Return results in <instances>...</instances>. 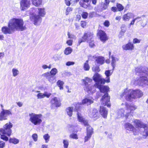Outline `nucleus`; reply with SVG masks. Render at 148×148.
<instances>
[{
    "label": "nucleus",
    "instance_id": "37998d69",
    "mask_svg": "<svg viewBox=\"0 0 148 148\" xmlns=\"http://www.w3.org/2000/svg\"><path fill=\"white\" fill-rule=\"evenodd\" d=\"M64 144V147L65 148H67L69 145V142L68 140H64L63 141Z\"/></svg>",
    "mask_w": 148,
    "mask_h": 148
},
{
    "label": "nucleus",
    "instance_id": "b1692460",
    "mask_svg": "<svg viewBox=\"0 0 148 148\" xmlns=\"http://www.w3.org/2000/svg\"><path fill=\"white\" fill-rule=\"evenodd\" d=\"M134 16V15L132 13H128L123 16L122 18L123 20L125 21H128L130 18L133 17Z\"/></svg>",
    "mask_w": 148,
    "mask_h": 148
},
{
    "label": "nucleus",
    "instance_id": "ea45409f",
    "mask_svg": "<svg viewBox=\"0 0 148 148\" xmlns=\"http://www.w3.org/2000/svg\"><path fill=\"white\" fill-rule=\"evenodd\" d=\"M13 75L14 76L17 75L19 71L18 70L15 69H13L12 70Z\"/></svg>",
    "mask_w": 148,
    "mask_h": 148
},
{
    "label": "nucleus",
    "instance_id": "f3484780",
    "mask_svg": "<svg viewBox=\"0 0 148 148\" xmlns=\"http://www.w3.org/2000/svg\"><path fill=\"white\" fill-rule=\"evenodd\" d=\"M20 8L22 10H24L28 8L31 4L30 0H21L20 2Z\"/></svg>",
    "mask_w": 148,
    "mask_h": 148
},
{
    "label": "nucleus",
    "instance_id": "412c9836",
    "mask_svg": "<svg viewBox=\"0 0 148 148\" xmlns=\"http://www.w3.org/2000/svg\"><path fill=\"white\" fill-rule=\"evenodd\" d=\"M98 35L99 36L100 40L103 42L108 40V38L104 32L102 30H99L98 33Z\"/></svg>",
    "mask_w": 148,
    "mask_h": 148
},
{
    "label": "nucleus",
    "instance_id": "5fc2aeb1",
    "mask_svg": "<svg viewBox=\"0 0 148 148\" xmlns=\"http://www.w3.org/2000/svg\"><path fill=\"white\" fill-rule=\"evenodd\" d=\"M74 64V62H67L66 63V65L68 66H69L71 65H73Z\"/></svg>",
    "mask_w": 148,
    "mask_h": 148
},
{
    "label": "nucleus",
    "instance_id": "cd10ccee",
    "mask_svg": "<svg viewBox=\"0 0 148 148\" xmlns=\"http://www.w3.org/2000/svg\"><path fill=\"white\" fill-rule=\"evenodd\" d=\"M111 70H108L105 71V74L106 76V79H105V82L109 83L110 82V79L109 76L112 74V73L110 72Z\"/></svg>",
    "mask_w": 148,
    "mask_h": 148
},
{
    "label": "nucleus",
    "instance_id": "e2e57ef3",
    "mask_svg": "<svg viewBox=\"0 0 148 148\" xmlns=\"http://www.w3.org/2000/svg\"><path fill=\"white\" fill-rule=\"evenodd\" d=\"M125 27V25H122L121 27V31H122L123 32L125 33V32L126 30L125 29H122L123 28H124Z\"/></svg>",
    "mask_w": 148,
    "mask_h": 148
},
{
    "label": "nucleus",
    "instance_id": "c756f323",
    "mask_svg": "<svg viewBox=\"0 0 148 148\" xmlns=\"http://www.w3.org/2000/svg\"><path fill=\"white\" fill-rule=\"evenodd\" d=\"M95 60L98 64H102L104 62V58L102 56H99L96 58Z\"/></svg>",
    "mask_w": 148,
    "mask_h": 148
},
{
    "label": "nucleus",
    "instance_id": "423d86ee",
    "mask_svg": "<svg viewBox=\"0 0 148 148\" xmlns=\"http://www.w3.org/2000/svg\"><path fill=\"white\" fill-rule=\"evenodd\" d=\"M134 126L137 129L139 133V131L141 134V132H145L146 129L148 128V124H145L140 120L134 119L133 121Z\"/></svg>",
    "mask_w": 148,
    "mask_h": 148
},
{
    "label": "nucleus",
    "instance_id": "864d4df0",
    "mask_svg": "<svg viewBox=\"0 0 148 148\" xmlns=\"http://www.w3.org/2000/svg\"><path fill=\"white\" fill-rule=\"evenodd\" d=\"M71 0H65V3L67 6H69L71 5Z\"/></svg>",
    "mask_w": 148,
    "mask_h": 148
},
{
    "label": "nucleus",
    "instance_id": "a18cd8bd",
    "mask_svg": "<svg viewBox=\"0 0 148 148\" xmlns=\"http://www.w3.org/2000/svg\"><path fill=\"white\" fill-rule=\"evenodd\" d=\"M88 15V13L86 12H83L82 14V17L85 19L86 18H87Z\"/></svg>",
    "mask_w": 148,
    "mask_h": 148
},
{
    "label": "nucleus",
    "instance_id": "39448f33",
    "mask_svg": "<svg viewBox=\"0 0 148 148\" xmlns=\"http://www.w3.org/2000/svg\"><path fill=\"white\" fill-rule=\"evenodd\" d=\"M78 119L79 121L83 123L85 126H87L86 135L84 138V142L88 141L91 137V135L93 133V129L88 123L87 120L84 119L80 114H78Z\"/></svg>",
    "mask_w": 148,
    "mask_h": 148
},
{
    "label": "nucleus",
    "instance_id": "bf43d9fd",
    "mask_svg": "<svg viewBox=\"0 0 148 148\" xmlns=\"http://www.w3.org/2000/svg\"><path fill=\"white\" fill-rule=\"evenodd\" d=\"M124 33L122 32V31H121L118 35V36L119 38H121L124 35Z\"/></svg>",
    "mask_w": 148,
    "mask_h": 148
},
{
    "label": "nucleus",
    "instance_id": "4c0bfd02",
    "mask_svg": "<svg viewBox=\"0 0 148 148\" xmlns=\"http://www.w3.org/2000/svg\"><path fill=\"white\" fill-rule=\"evenodd\" d=\"M117 10L119 11H121L124 9V7L121 4L117 3L116 4Z\"/></svg>",
    "mask_w": 148,
    "mask_h": 148
},
{
    "label": "nucleus",
    "instance_id": "f8f14e48",
    "mask_svg": "<svg viewBox=\"0 0 148 148\" xmlns=\"http://www.w3.org/2000/svg\"><path fill=\"white\" fill-rule=\"evenodd\" d=\"M125 105L126 108L125 110L126 114H125V116L127 118L131 112L136 109V107L134 105L129 104L127 103H125Z\"/></svg>",
    "mask_w": 148,
    "mask_h": 148
},
{
    "label": "nucleus",
    "instance_id": "6e6d98bb",
    "mask_svg": "<svg viewBox=\"0 0 148 148\" xmlns=\"http://www.w3.org/2000/svg\"><path fill=\"white\" fill-rule=\"evenodd\" d=\"M104 25L105 26H109L110 25L109 22L107 20L104 23Z\"/></svg>",
    "mask_w": 148,
    "mask_h": 148
},
{
    "label": "nucleus",
    "instance_id": "aec40b11",
    "mask_svg": "<svg viewBox=\"0 0 148 148\" xmlns=\"http://www.w3.org/2000/svg\"><path fill=\"white\" fill-rule=\"evenodd\" d=\"M103 84L101 83L99 84L97 83L95 87L99 88L101 92L106 93H107L109 91V88L107 86H104L102 85Z\"/></svg>",
    "mask_w": 148,
    "mask_h": 148
},
{
    "label": "nucleus",
    "instance_id": "f704fd0d",
    "mask_svg": "<svg viewBox=\"0 0 148 148\" xmlns=\"http://www.w3.org/2000/svg\"><path fill=\"white\" fill-rule=\"evenodd\" d=\"M72 51V49L70 47H68L65 49L64 51V53L66 55H68L71 53Z\"/></svg>",
    "mask_w": 148,
    "mask_h": 148
},
{
    "label": "nucleus",
    "instance_id": "e433bc0d",
    "mask_svg": "<svg viewBox=\"0 0 148 148\" xmlns=\"http://www.w3.org/2000/svg\"><path fill=\"white\" fill-rule=\"evenodd\" d=\"M84 68L85 71H88L90 69V66L88 64V61L87 60L84 64Z\"/></svg>",
    "mask_w": 148,
    "mask_h": 148
},
{
    "label": "nucleus",
    "instance_id": "680f3d73",
    "mask_svg": "<svg viewBox=\"0 0 148 148\" xmlns=\"http://www.w3.org/2000/svg\"><path fill=\"white\" fill-rule=\"evenodd\" d=\"M86 25V23L84 21H82L81 23V25L83 27H84Z\"/></svg>",
    "mask_w": 148,
    "mask_h": 148
},
{
    "label": "nucleus",
    "instance_id": "c03bdc74",
    "mask_svg": "<svg viewBox=\"0 0 148 148\" xmlns=\"http://www.w3.org/2000/svg\"><path fill=\"white\" fill-rule=\"evenodd\" d=\"M73 10V8L70 7H67L66 10L65 12L66 14V15H68L70 12L72 11Z\"/></svg>",
    "mask_w": 148,
    "mask_h": 148
},
{
    "label": "nucleus",
    "instance_id": "58836bf2",
    "mask_svg": "<svg viewBox=\"0 0 148 148\" xmlns=\"http://www.w3.org/2000/svg\"><path fill=\"white\" fill-rule=\"evenodd\" d=\"M92 69L93 71L95 72H99L100 71V69L98 66H93Z\"/></svg>",
    "mask_w": 148,
    "mask_h": 148
},
{
    "label": "nucleus",
    "instance_id": "052dcab7",
    "mask_svg": "<svg viewBox=\"0 0 148 148\" xmlns=\"http://www.w3.org/2000/svg\"><path fill=\"white\" fill-rule=\"evenodd\" d=\"M117 9L116 7H112L111 8V10L114 12H116L117 11Z\"/></svg>",
    "mask_w": 148,
    "mask_h": 148
},
{
    "label": "nucleus",
    "instance_id": "bb28decb",
    "mask_svg": "<svg viewBox=\"0 0 148 148\" xmlns=\"http://www.w3.org/2000/svg\"><path fill=\"white\" fill-rule=\"evenodd\" d=\"M126 114L125 112V110H124L123 109H119L117 112V118H120L125 116V114Z\"/></svg>",
    "mask_w": 148,
    "mask_h": 148
},
{
    "label": "nucleus",
    "instance_id": "a211bd4d",
    "mask_svg": "<svg viewBox=\"0 0 148 148\" xmlns=\"http://www.w3.org/2000/svg\"><path fill=\"white\" fill-rule=\"evenodd\" d=\"M61 100L57 97H54L52 98L50 103L52 105H55L56 107H60L61 105Z\"/></svg>",
    "mask_w": 148,
    "mask_h": 148
},
{
    "label": "nucleus",
    "instance_id": "473e14b6",
    "mask_svg": "<svg viewBox=\"0 0 148 148\" xmlns=\"http://www.w3.org/2000/svg\"><path fill=\"white\" fill-rule=\"evenodd\" d=\"M111 58L112 59L111 65L113 67V69L114 70L116 66L115 63L116 60H118L117 59H116L115 58L112 56L111 57Z\"/></svg>",
    "mask_w": 148,
    "mask_h": 148
},
{
    "label": "nucleus",
    "instance_id": "20e7f679",
    "mask_svg": "<svg viewBox=\"0 0 148 148\" xmlns=\"http://www.w3.org/2000/svg\"><path fill=\"white\" fill-rule=\"evenodd\" d=\"M38 15L35 14L30 17L31 21L34 22L35 25H38L41 23L42 18L41 17H44L46 14L45 9L44 8H38Z\"/></svg>",
    "mask_w": 148,
    "mask_h": 148
},
{
    "label": "nucleus",
    "instance_id": "7ed1b4c3",
    "mask_svg": "<svg viewBox=\"0 0 148 148\" xmlns=\"http://www.w3.org/2000/svg\"><path fill=\"white\" fill-rule=\"evenodd\" d=\"M143 95V92L139 89L128 90L125 89L124 92L122 93L121 97L124 96L127 100L130 101H133V99L137 98H140Z\"/></svg>",
    "mask_w": 148,
    "mask_h": 148
},
{
    "label": "nucleus",
    "instance_id": "9b49d317",
    "mask_svg": "<svg viewBox=\"0 0 148 148\" xmlns=\"http://www.w3.org/2000/svg\"><path fill=\"white\" fill-rule=\"evenodd\" d=\"M12 115V112L11 110L2 109L0 112V121L7 120V116Z\"/></svg>",
    "mask_w": 148,
    "mask_h": 148
},
{
    "label": "nucleus",
    "instance_id": "0eeeda50",
    "mask_svg": "<svg viewBox=\"0 0 148 148\" xmlns=\"http://www.w3.org/2000/svg\"><path fill=\"white\" fill-rule=\"evenodd\" d=\"M83 82L85 84L84 87V90L89 93H92L95 91V87L91 86L90 84H88V83H90L92 80L88 77H86L85 79L83 80Z\"/></svg>",
    "mask_w": 148,
    "mask_h": 148
},
{
    "label": "nucleus",
    "instance_id": "6ab92c4d",
    "mask_svg": "<svg viewBox=\"0 0 148 148\" xmlns=\"http://www.w3.org/2000/svg\"><path fill=\"white\" fill-rule=\"evenodd\" d=\"M42 75L46 77L48 81L52 84L55 81V77L51 75L48 72L43 74Z\"/></svg>",
    "mask_w": 148,
    "mask_h": 148
},
{
    "label": "nucleus",
    "instance_id": "72a5a7b5",
    "mask_svg": "<svg viewBox=\"0 0 148 148\" xmlns=\"http://www.w3.org/2000/svg\"><path fill=\"white\" fill-rule=\"evenodd\" d=\"M58 71L57 69L56 68H53L51 69L49 73L51 75L54 76L58 73Z\"/></svg>",
    "mask_w": 148,
    "mask_h": 148
},
{
    "label": "nucleus",
    "instance_id": "de8ad7c7",
    "mask_svg": "<svg viewBox=\"0 0 148 148\" xmlns=\"http://www.w3.org/2000/svg\"><path fill=\"white\" fill-rule=\"evenodd\" d=\"M5 146V143L3 141H0V148H4Z\"/></svg>",
    "mask_w": 148,
    "mask_h": 148
},
{
    "label": "nucleus",
    "instance_id": "13d9d810",
    "mask_svg": "<svg viewBox=\"0 0 148 148\" xmlns=\"http://www.w3.org/2000/svg\"><path fill=\"white\" fill-rule=\"evenodd\" d=\"M72 40H69L66 41V43L69 45H71L72 44Z\"/></svg>",
    "mask_w": 148,
    "mask_h": 148
},
{
    "label": "nucleus",
    "instance_id": "69168bd1",
    "mask_svg": "<svg viewBox=\"0 0 148 148\" xmlns=\"http://www.w3.org/2000/svg\"><path fill=\"white\" fill-rule=\"evenodd\" d=\"M33 143L34 142L32 140L29 142V145L30 147H31Z\"/></svg>",
    "mask_w": 148,
    "mask_h": 148
},
{
    "label": "nucleus",
    "instance_id": "f257e3e1",
    "mask_svg": "<svg viewBox=\"0 0 148 148\" xmlns=\"http://www.w3.org/2000/svg\"><path fill=\"white\" fill-rule=\"evenodd\" d=\"M8 27L4 26L2 27L1 31L4 34H11L15 30L23 31L26 28L24 25L23 20L21 18H13L11 19L8 24Z\"/></svg>",
    "mask_w": 148,
    "mask_h": 148
},
{
    "label": "nucleus",
    "instance_id": "49530a36",
    "mask_svg": "<svg viewBox=\"0 0 148 148\" xmlns=\"http://www.w3.org/2000/svg\"><path fill=\"white\" fill-rule=\"evenodd\" d=\"M37 96L38 99H41L44 97V94L40 93L38 94Z\"/></svg>",
    "mask_w": 148,
    "mask_h": 148
},
{
    "label": "nucleus",
    "instance_id": "4468645a",
    "mask_svg": "<svg viewBox=\"0 0 148 148\" xmlns=\"http://www.w3.org/2000/svg\"><path fill=\"white\" fill-rule=\"evenodd\" d=\"M110 97L108 96L107 93H105L103 95L101 100V104L104 106L106 105L108 107L110 106V105L108 103L110 101Z\"/></svg>",
    "mask_w": 148,
    "mask_h": 148
},
{
    "label": "nucleus",
    "instance_id": "338daca9",
    "mask_svg": "<svg viewBox=\"0 0 148 148\" xmlns=\"http://www.w3.org/2000/svg\"><path fill=\"white\" fill-rule=\"evenodd\" d=\"M4 56V53L3 52L0 53V59L3 58Z\"/></svg>",
    "mask_w": 148,
    "mask_h": 148
},
{
    "label": "nucleus",
    "instance_id": "79ce46f5",
    "mask_svg": "<svg viewBox=\"0 0 148 148\" xmlns=\"http://www.w3.org/2000/svg\"><path fill=\"white\" fill-rule=\"evenodd\" d=\"M32 137L34 141L36 142L38 140V136L36 133H34L32 135Z\"/></svg>",
    "mask_w": 148,
    "mask_h": 148
},
{
    "label": "nucleus",
    "instance_id": "8fccbe9b",
    "mask_svg": "<svg viewBox=\"0 0 148 148\" xmlns=\"http://www.w3.org/2000/svg\"><path fill=\"white\" fill-rule=\"evenodd\" d=\"M43 94L44 95V97H46L47 98H49L51 94L50 93H48L46 92H45Z\"/></svg>",
    "mask_w": 148,
    "mask_h": 148
},
{
    "label": "nucleus",
    "instance_id": "4d7b16f0",
    "mask_svg": "<svg viewBox=\"0 0 148 148\" xmlns=\"http://www.w3.org/2000/svg\"><path fill=\"white\" fill-rule=\"evenodd\" d=\"M89 45L91 47H93L95 46V44L93 41L92 40L89 42Z\"/></svg>",
    "mask_w": 148,
    "mask_h": 148
},
{
    "label": "nucleus",
    "instance_id": "774afa93",
    "mask_svg": "<svg viewBox=\"0 0 148 148\" xmlns=\"http://www.w3.org/2000/svg\"><path fill=\"white\" fill-rule=\"evenodd\" d=\"M17 105L20 107H21L22 106V103L20 102H18L16 103Z\"/></svg>",
    "mask_w": 148,
    "mask_h": 148
},
{
    "label": "nucleus",
    "instance_id": "603ef678",
    "mask_svg": "<svg viewBox=\"0 0 148 148\" xmlns=\"http://www.w3.org/2000/svg\"><path fill=\"white\" fill-rule=\"evenodd\" d=\"M140 41V40H138L136 38H135L134 39L133 42L134 43H139Z\"/></svg>",
    "mask_w": 148,
    "mask_h": 148
},
{
    "label": "nucleus",
    "instance_id": "4be33fe9",
    "mask_svg": "<svg viewBox=\"0 0 148 148\" xmlns=\"http://www.w3.org/2000/svg\"><path fill=\"white\" fill-rule=\"evenodd\" d=\"M97 110L95 108L92 109L88 111V114L90 117L92 118H95L98 115Z\"/></svg>",
    "mask_w": 148,
    "mask_h": 148
},
{
    "label": "nucleus",
    "instance_id": "dca6fc26",
    "mask_svg": "<svg viewBox=\"0 0 148 148\" xmlns=\"http://www.w3.org/2000/svg\"><path fill=\"white\" fill-rule=\"evenodd\" d=\"M93 34L90 32L85 33L82 38L79 41V43L80 44L82 42H84L86 41H89L91 40Z\"/></svg>",
    "mask_w": 148,
    "mask_h": 148
},
{
    "label": "nucleus",
    "instance_id": "c9c22d12",
    "mask_svg": "<svg viewBox=\"0 0 148 148\" xmlns=\"http://www.w3.org/2000/svg\"><path fill=\"white\" fill-rule=\"evenodd\" d=\"M43 138L45 140L46 143H47L49 140L50 136L48 134H46L43 136Z\"/></svg>",
    "mask_w": 148,
    "mask_h": 148
},
{
    "label": "nucleus",
    "instance_id": "6e6552de",
    "mask_svg": "<svg viewBox=\"0 0 148 148\" xmlns=\"http://www.w3.org/2000/svg\"><path fill=\"white\" fill-rule=\"evenodd\" d=\"M30 117L29 121L34 125H40L42 122L41 114H36L32 113L29 114Z\"/></svg>",
    "mask_w": 148,
    "mask_h": 148
},
{
    "label": "nucleus",
    "instance_id": "ddd939ff",
    "mask_svg": "<svg viewBox=\"0 0 148 148\" xmlns=\"http://www.w3.org/2000/svg\"><path fill=\"white\" fill-rule=\"evenodd\" d=\"M93 80L96 82L94 86H96V84L97 83L99 84H104L105 82V79L102 78V77L98 73H96L94 75L93 77Z\"/></svg>",
    "mask_w": 148,
    "mask_h": 148
},
{
    "label": "nucleus",
    "instance_id": "7c9ffc66",
    "mask_svg": "<svg viewBox=\"0 0 148 148\" xmlns=\"http://www.w3.org/2000/svg\"><path fill=\"white\" fill-rule=\"evenodd\" d=\"M9 141L10 143H12L14 144H17L19 142V140L18 139L14 138H10L9 139Z\"/></svg>",
    "mask_w": 148,
    "mask_h": 148
},
{
    "label": "nucleus",
    "instance_id": "2eb2a0df",
    "mask_svg": "<svg viewBox=\"0 0 148 148\" xmlns=\"http://www.w3.org/2000/svg\"><path fill=\"white\" fill-rule=\"evenodd\" d=\"M125 126L127 130L132 131L134 135H138L139 134L138 130H137V129L130 123H126L125 124Z\"/></svg>",
    "mask_w": 148,
    "mask_h": 148
},
{
    "label": "nucleus",
    "instance_id": "f03ea898",
    "mask_svg": "<svg viewBox=\"0 0 148 148\" xmlns=\"http://www.w3.org/2000/svg\"><path fill=\"white\" fill-rule=\"evenodd\" d=\"M135 71L136 74L140 76L133 80L132 82L135 85L148 88V69L139 67L136 68Z\"/></svg>",
    "mask_w": 148,
    "mask_h": 148
},
{
    "label": "nucleus",
    "instance_id": "a878e982",
    "mask_svg": "<svg viewBox=\"0 0 148 148\" xmlns=\"http://www.w3.org/2000/svg\"><path fill=\"white\" fill-rule=\"evenodd\" d=\"M32 4L35 6L39 7L42 5V0H31Z\"/></svg>",
    "mask_w": 148,
    "mask_h": 148
},
{
    "label": "nucleus",
    "instance_id": "1a4fd4ad",
    "mask_svg": "<svg viewBox=\"0 0 148 148\" xmlns=\"http://www.w3.org/2000/svg\"><path fill=\"white\" fill-rule=\"evenodd\" d=\"M94 99L92 98H86L83 99L81 103H78L76 104L75 108L76 110H77V115L78 114H80L79 113L78 111L79 110L78 109L80 108V107H81L80 105L81 104L84 105L86 104L87 106H89L92 103L94 102ZM81 116V114H80Z\"/></svg>",
    "mask_w": 148,
    "mask_h": 148
},
{
    "label": "nucleus",
    "instance_id": "393cba45",
    "mask_svg": "<svg viewBox=\"0 0 148 148\" xmlns=\"http://www.w3.org/2000/svg\"><path fill=\"white\" fill-rule=\"evenodd\" d=\"M99 112L101 115L104 118H106L108 114V111L105 108L101 106Z\"/></svg>",
    "mask_w": 148,
    "mask_h": 148
},
{
    "label": "nucleus",
    "instance_id": "09e8293b",
    "mask_svg": "<svg viewBox=\"0 0 148 148\" xmlns=\"http://www.w3.org/2000/svg\"><path fill=\"white\" fill-rule=\"evenodd\" d=\"M140 17H137L135 18H134V19H133L131 21V23H130V25H133L134 23V22L137 19H140Z\"/></svg>",
    "mask_w": 148,
    "mask_h": 148
},
{
    "label": "nucleus",
    "instance_id": "3c124183",
    "mask_svg": "<svg viewBox=\"0 0 148 148\" xmlns=\"http://www.w3.org/2000/svg\"><path fill=\"white\" fill-rule=\"evenodd\" d=\"M108 5L107 4L104 3L102 7V8H101L102 10L106 9L107 8Z\"/></svg>",
    "mask_w": 148,
    "mask_h": 148
},
{
    "label": "nucleus",
    "instance_id": "5701e85b",
    "mask_svg": "<svg viewBox=\"0 0 148 148\" xmlns=\"http://www.w3.org/2000/svg\"><path fill=\"white\" fill-rule=\"evenodd\" d=\"M122 47L123 50H132L134 49V46L133 44L129 42L128 43L123 45Z\"/></svg>",
    "mask_w": 148,
    "mask_h": 148
},
{
    "label": "nucleus",
    "instance_id": "2f4dec72",
    "mask_svg": "<svg viewBox=\"0 0 148 148\" xmlns=\"http://www.w3.org/2000/svg\"><path fill=\"white\" fill-rule=\"evenodd\" d=\"M73 108L69 107L67 108L66 109V112L68 115L70 116H72L73 112Z\"/></svg>",
    "mask_w": 148,
    "mask_h": 148
},
{
    "label": "nucleus",
    "instance_id": "9d476101",
    "mask_svg": "<svg viewBox=\"0 0 148 148\" xmlns=\"http://www.w3.org/2000/svg\"><path fill=\"white\" fill-rule=\"evenodd\" d=\"M13 127L12 124L9 122L5 124L2 128L3 130V134H5L9 136H10L12 134V130L11 128Z\"/></svg>",
    "mask_w": 148,
    "mask_h": 148
},
{
    "label": "nucleus",
    "instance_id": "c85d7f7f",
    "mask_svg": "<svg viewBox=\"0 0 148 148\" xmlns=\"http://www.w3.org/2000/svg\"><path fill=\"white\" fill-rule=\"evenodd\" d=\"M57 86L59 88V89L60 90L63 89V85L64 84V82L60 80H58L56 83Z\"/></svg>",
    "mask_w": 148,
    "mask_h": 148
},
{
    "label": "nucleus",
    "instance_id": "0e129e2a",
    "mask_svg": "<svg viewBox=\"0 0 148 148\" xmlns=\"http://www.w3.org/2000/svg\"><path fill=\"white\" fill-rule=\"evenodd\" d=\"M80 3L81 6L82 7H84L85 8H86L88 7V5H87L85 4H83L82 5L80 2Z\"/></svg>",
    "mask_w": 148,
    "mask_h": 148
},
{
    "label": "nucleus",
    "instance_id": "a19ab883",
    "mask_svg": "<svg viewBox=\"0 0 148 148\" xmlns=\"http://www.w3.org/2000/svg\"><path fill=\"white\" fill-rule=\"evenodd\" d=\"M5 134H2L1 135L0 138L1 139L5 141H7L8 140V137L5 135Z\"/></svg>",
    "mask_w": 148,
    "mask_h": 148
}]
</instances>
